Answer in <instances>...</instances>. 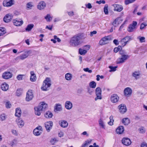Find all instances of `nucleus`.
I'll list each match as a JSON object with an SVG mask.
<instances>
[{
  "label": "nucleus",
  "instance_id": "1",
  "mask_svg": "<svg viewBox=\"0 0 147 147\" xmlns=\"http://www.w3.org/2000/svg\"><path fill=\"white\" fill-rule=\"evenodd\" d=\"M87 37V34L84 33H80L74 35L70 41V45L73 47H77L80 45L82 42V40L85 39Z\"/></svg>",
  "mask_w": 147,
  "mask_h": 147
},
{
  "label": "nucleus",
  "instance_id": "2",
  "mask_svg": "<svg viewBox=\"0 0 147 147\" xmlns=\"http://www.w3.org/2000/svg\"><path fill=\"white\" fill-rule=\"evenodd\" d=\"M47 107V104L45 103L44 102H41L37 107L34 108L35 114L38 116L40 115L41 111L44 110Z\"/></svg>",
  "mask_w": 147,
  "mask_h": 147
},
{
  "label": "nucleus",
  "instance_id": "3",
  "mask_svg": "<svg viewBox=\"0 0 147 147\" xmlns=\"http://www.w3.org/2000/svg\"><path fill=\"white\" fill-rule=\"evenodd\" d=\"M51 81L50 78H47L43 82V86L41 87V89L44 91H47V88L49 87L51 85Z\"/></svg>",
  "mask_w": 147,
  "mask_h": 147
},
{
  "label": "nucleus",
  "instance_id": "4",
  "mask_svg": "<svg viewBox=\"0 0 147 147\" xmlns=\"http://www.w3.org/2000/svg\"><path fill=\"white\" fill-rule=\"evenodd\" d=\"M128 55H124L121 56V57L119 58L116 61L117 64H120L124 63L125 61L129 58Z\"/></svg>",
  "mask_w": 147,
  "mask_h": 147
},
{
  "label": "nucleus",
  "instance_id": "5",
  "mask_svg": "<svg viewBox=\"0 0 147 147\" xmlns=\"http://www.w3.org/2000/svg\"><path fill=\"white\" fill-rule=\"evenodd\" d=\"M101 92V90L100 87H98L96 88L95 90V92L96 96L95 98V101L98 99L100 100L102 99Z\"/></svg>",
  "mask_w": 147,
  "mask_h": 147
},
{
  "label": "nucleus",
  "instance_id": "6",
  "mask_svg": "<svg viewBox=\"0 0 147 147\" xmlns=\"http://www.w3.org/2000/svg\"><path fill=\"white\" fill-rule=\"evenodd\" d=\"M111 40V38L110 36H105L102 38L99 42V44L100 45H102L107 43L106 41L107 40Z\"/></svg>",
  "mask_w": 147,
  "mask_h": 147
},
{
  "label": "nucleus",
  "instance_id": "7",
  "mask_svg": "<svg viewBox=\"0 0 147 147\" xmlns=\"http://www.w3.org/2000/svg\"><path fill=\"white\" fill-rule=\"evenodd\" d=\"M137 24L136 22L133 21L132 23L129 26L127 30V31L129 32H133L134 30L136 28Z\"/></svg>",
  "mask_w": 147,
  "mask_h": 147
},
{
  "label": "nucleus",
  "instance_id": "8",
  "mask_svg": "<svg viewBox=\"0 0 147 147\" xmlns=\"http://www.w3.org/2000/svg\"><path fill=\"white\" fill-rule=\"evenodd\" d=\"M42 131V127L39 126L34 130L33 133L34 135L38 136L41 134Z\"/></svg>",
  "mask_w": 147,
  "mask_h": 147
},
{
  "label": "nucleus",
  "instance_id": "9",
  "mask_svg": "<svg viewBox=\"0 0 147 147\" xmlns=\"http://www.w3.org/2000/svg\"><path fill=\"white\" fill-rule=\"evenodd\" d=\"M30 52V51H28L25 52L26 54H23L20 55V56L17 57L16 58V60H23L28 57V54L29 52Z\"/></svg>",
  "mask_w": 147,
  "mask_h": 147
},
{
  "label": "nucleus",
  "instance_id": "10",
  "mask_svg": "<svg viewBox=\"0 0 147 147\" xmlns=\"http://www.w3.org/2000/svg\"><path fill=\"white\" fill-rule=\"evenodd\" d=\"M14 2V0H6L3 1V5L4 6L10 7L13 5Z\"/></svg>",
  "mask_w": 147,
  "mask_h": 147
},
{
  "label": "nucleus",
  "instance_id": "11",
  "mask_svg": "<svg viewBox=\"0 0 147 147\" xmlns=\"http://www.w3.org/2000/svg\"><path fill=\"white\" fill-rule=\"evenodd\" d=\"M45 125L47 131L49 132L52 128L53 123L52 121H48L45 123Z\"/></svg>",
  "mask_w": 147,
  "mask_h": 147
},
{
  "label": "nucleus",
  "instance_id": "12",
  "mask_svg": "<svg viewBox=\"0 0 147 147\" xmlns=\"http://www.w3.org/2000/svg\"><path fill=\"white\" fill-rule=\"evenodd\" d=\"M33 97V95L32 90H28L26 94V100L29 101L32 100Z\"/></svg>",
  "mask_w": 147,
  "mask_h": 147
},
{
  "label": "nucleus",
  "instance_id": "13",
  "mask_svg": "<svg viewBox=\"0 0 147 147\" xmlns=\"http://www.w3.org/2000/svg\"><path fill=\"white\" fill-rule=\"evenodd\" d=\"M119 98L117 94H113L111 97V100L112 102L116 103L118 102Z\"/></svg>",
  "mask_w": 147,
  "mask_h": 147
},
{
  "label": "nucleus",
  "instance_id": "14",
  "mask_svg": "<svg viewBox=\"0 0 147 147\" xmlns=\"http://www.w3.org/2000/svg\"><path fill=\"white\" fill-rule=\"evenodd\" d=\"M132 90L129 87L126 88L124 90V93L125 96L128 97L132 94Z\"/></svg>",
  "mask_w": 147,
  "mask_h": 147
},
{
  "label": "nucleus",
  "instance_id": "15",
  "mask_svg": "<svg viewBox=\"0 0 147 147\" xmlns=\"http://www.w3.org/2000/svg\"><path fill=\"white\" fill-rule=\"evenodd\" d=\"M122 142L124 145L126 146H128L131 144V142L129 138H124L122 139Z\"/></svg>",
  "mask_w": 147,
  "mask_h": 147
},
{
  "label": "nucleus",
  "instance_id": "16",
  "mask_svg": "<svg viewBox=\"0 0 147 147\" xmlns=\"http://www.w3.org/2000/svg\"><path fill=\"white\" fill-rule=\"evenodd\" d=\"M120 112L122 114H124L127 111L126 107L125 105L123 104H121L119 106Z\"/></svg>",
  "mask_w": 147,
  "mask_h": 147
},
{
  "label": "nucleus",
  "instance_id": "17",
  "mask_svg": "<svg viewBox=\"0 0 147 147\" xmlns=\"http://www.w3.org/2000/svg\"><path fill=\"white\" fill-rule=\"evenodd\" d=\"M12 76V74L10 72H5L3 74L2 77L4 79H7L11 78Z\"/></svg>",
  "mask_w": 147,
  "mask_h": 147
},
{
  "label": "nucleus",
  "instance_id": "18",
  "mask_svg": "<svg viewBox=\"0 0 147 147\" xmlns=\"http://www.w3.org/2000/svg\"><path fill=\"white\" fill-rule=\"evenodd\" d=\"M13 16L10 15L9 14H7L4 18L3 20L5 22H9L12 19Z\"/></svg>",
  "mask_w": 147,
  "mask_h": 147
},
{
  "label": "nucleus",
  "instance_id": "19",
  "mask_svg": "<svg viewBox=\"0 0 147 147\" xmlns=\"http://www.w3.org/2000/svg\"><path fill=\"white\" fill-rule=\"evenodd\" d=\"M59 124L63 128L66 127L68 125V123L67 122L63 120H62L59 121Z\"/></svg>",
  "mask_w": 147,
  "mask_h": 147
},
{
  "label": "nucleus",
  "instance_id": "20",
  "mask_svg": "<svg viewBox=\"0 0 147 147\" xmlns=\"http://www.w3.org/2000/svg\"><path fill=\"white\" fill-rule=\"evenodd\" d=\"M46 6V4L44 1L40 2L37 5V8L39 10L43 9Z\"/></svg>",
  "mask_w": 147,
  "mask_h": 147
},
{
  "label": "nucleus",
  "instance_id": "21",
  "mask_svg": "<svg viewBox=\"0 0 147 147\" xmlns=\"http://www.w3.org/2000/svg\"><path fill=\"white\" fill-rule=\"evenodd\" d=\"M140 72L139 71H135L132 74V76L134 77L136 80H138L140 78Z\"/></svg>",
  "mask_w": 147,
  "mask_h": 147
},
{
  "label": "nucleus",
  "instance_id": "22",
  "mask_svg": "<svg viewBox=\"0 0 147 147\" xmlns=\"http://www.w3.org/2000/svg\"><path fill=\"white\" fill-rule=\"evenodd\" d=\"M65 107L67 109H70L72 107V104L70 101H67L65 103Z\"/></svg>",
  "mask_w": 147,
  "mask_h": 147
},
{
  "label": "nucleus",
  "instance_id": "23",
  "mask_svg": "<svg viewBox=\"0 0 147 147\" xmlns=\"http://www.w3.org/2000/svg\"><path fill=\"white\" fill-rule=\"evenodd\" d=\"M124 130V128L122 126H119L116 129V132L118 134H121Z\"/></svg>",
  "mask_w": 147,
  "mask_h": 147
},
{
  "label": "nucleus",
  "instance_id": "24",
  "mask_svg": "<svg viewBox=\"0 0 147 147\" xmlns=\"http://www.w3.org/2000/svg\"><path fill=\"white\" fill-rule=\"evenodd\" d=\"M115 7L114 10L120 12L123 9V7L120 5L115 4L114 5Z\"/></svg>",
  "mask_w": 147,
  "mask_h": 147
},
{
  "label": "nucleus",
  "instance_id": "25",
  "mask_svg": "<svg viewBox=\"0 0 147 147\" xmlns=\"http://www.w3.org/2000/svg\"><path fill=\"white\" fill-rule=\"evenodd\" d=\"M30 74H31L30 78V81L32 82H34L36 81V78L34 71H31L30 72Z\"/></svg>",
  "mask_w": 147,
  "mask_h": 147
},
{
  "label": "nucleus",
  "instance_id": "26",
  "mask_svg": "<svg viewBox=\"0 0 147 147\" xmlns=\"http://www.w3.org/2000/svg\"><path fill=\"white\" fill-rule=\"evenodd\" d=\"M21 110L20 108H16V109L15 116L20 117L21 115Z\"/></svg>",
  "mask_w": 147,
  "mask_h": 147
},
{
  "label": "nucleus",
  "instance_id": "27",
  "mask_svg": "<svg viewBox=\"0 0 147 147\" xmlns=\"http://www.w3.org/2000/svg\"><path fill=\"white\" fill-rule=\"evenodd\" d=\"M13 23L15 26H18L21 25L23 24V22L22 20L19 21L17 20H13Z\"/></svg>",
  "mask_w": 147,
  "mask_h": 147
},
{
  "label": "nucleus",
  "instance_id": "28",
  "mask_svg": "<svg viewBox=\"0 0 147 147\" xmlns=\"http://www.w3.org/2000/svg\"><path fill=\"white\" fill-rule=\"evenodd\" d=\"M62 109L61 105L59 104H56L55 107L54 111L56 112L57 111H60Z\"/></svg>",
  "mask_w": 147,
  "mask_h": 147
},
{
  "label": "nucleus",
  "instance_id": "29",
  "mask_svg": "<svg viewBox=\"0 0 147 147\" xmlns=\"http://www.w3.org/2000/svg\"><path fill=\"white\" fill-rule=\"evenodd\" d=\"M9 88V85L6 83H3L1 85V89L4 91L8 90Z\"/></svg>",
  "mask_w": 147,
  "mask_h": 147
},
{
  "label": "nucleus",
  "instance_id": "30",
  "mask_svg": "<svg viewBox=\"0 0 147 147\" xmlns=\"http://www.w3.org/2000/svg\"><path fill=\"white\" fill-rule=\"evenodd\" d=\"M92 140L91 139H89L87 140L82 146V147H85L88 146L91 143Z\"/></svg>",
  "mask_w": 147,
  "mask_h": 147
},
{
  "label": "nucleus",
  "instance_id": "31",
  "mask_svg": "<svg viewBox=\"0 0 147 147\" xmlns=\"http://www.w3.org/2000/svg\"><path fill=\"white\" fill-rule=\"evenodd\" d=\"M122 123L125 125H128L130 123V120L128 118H123L122 120Z\"/></svg>",
  "mask_w": 147,
  "mask_h": 147
},
{
  "label": "nucleus",
  "instance_id": "32",
  "mask_svg": "<svg viewBox=\"0 0 147 147\" xmlns=\"http://www.w3.org/2000/svg\"><path fill=\"white\" fill-rule=\"evenodd\" d=\"M44 115L46 118H51L53 116V114L51 111H48L45 113Z\"/></svg>",
  "mask_w": 147,
  "mask_h": 147
},
{
  "label": "nucleus",
  "instance_id": "33",
  "mask_svg": "<svg viewBox=\"0 0 147 147\" xmlns=\"http://www.w3.org/2000/svg\"><path fill=\"white\" fill-rule=\"evenodd\" d=\"M96 83L94 81H92L90 82L89 84V86L90 88H94L96 86Z\"/></svg>",
  "mask_w": 147,
  "mask_h": 147
},
{
  "label": "nucleus",
  "instance_id": "34",
  "mask_svg": "<svg viewBox=\"0 0 147 147\" xmlns=\"http://www.w3.org/2000/svg\"><path fill=\"white\" fill-rule=\"evenodd\" d=\"M65 78L67 80H70L72 78V75L69 73H67L65 74Z\"/></svg>",
  "mask_w": 147,
  "mask_h": 147
},
{
  "label": "nucleus",
  "instance_id": "35",
  "mask_svg": "<svg viewBox=\"0 0 147 147\" xmlns=\"http://www.w3.org/2000/svg\"><path fill=\"white\" fill-rule=\"evenodd\" d=\"M34 25L33 24H28L26 28V31H29L33 28Z\"/></svg>",
  "mask_w": 147,
  "mask_h": 147
},
{
  "label": "nucleus",
  "instance_id": "36",
  "mask_svg": "<svg viewBox=\"0 0 147 147\" xmlns=\"http://www.w3.org/2000/svg\"><path fill=\"white\" fill-rule=\"evenodd\" d=\"M6 33L5 29L3 27L0 28V36L3 35Z\"/></svg>",
  "mask_w": 147,
  "mask_h": 147
},
{
  "label": "nucleus",
  "instance_id": "37",
  "mask_svg": "<svg viewBox=\"0 0 147 147\" xmlns=\"http://www.w3.org/2000/svg\"><path fill=\"white\" fill-rule=\"evenodd\" d=\"M79 53L81 55H84L87 52V51L80 48L79 49Z\"/></svg>",
  "mask_w": 147,
  "mask_h": 147
},
{
  "label": "nucleus",
  "instance_id": "38",
  "mask_svg": "<svg viewBox=\"0 0 147 147\" xmlns=\"http://www.w3.org/2000/svg\"><path fill=\"white\" fill-rule=\"evenodd\" d=\"M22 92V89L21 88L18 89L16 91V94L17 96H20Z\"/></svg>",
  "mask_w": 147,
  "mask_h": 147
},
{
  "label": "nucleus",
  "instance_id": "39",
  "mask_svg": "<svg viewBox=\"0 0 147 147\" xmlns=\"http://www.w3.org/2000/svg\"><path fill=\"white\" fill-rule=\"evenodd\" d=\"M117 66H115L113 67V66H109V68L110 69L109 71L111 72L112 71H114L116 70V68H117Z\"/></svg>",
  "mask_w": 147,
  "mask_h": 147
},
{
  "label": "nucleus",
  "instance_id": "40",
  "mask_svg": "<svg viewBox=\"0 0 147 147\" xmlns=\"http://www.w3.org/2000/svg\"><path fill=\"white\" fill-rule=\"evenodd\" d=\"M17 124L18 125H20L21 126H23L24 124V122L22 120L19 119H18V121Z\"/></svg>",
  "mask_w": 147,
  "mask_h": 147
},
{
  "label": "nucleus",
  "instance_id": "41",
  "mask_svg": "<svg viewBox=\"0 0 147 147\" xmlns=\"http://www.w3.org/2000/svg\"><path fill=\"white\" fill-rule=\"evenodd\" d=\"M113 116L112 115L111 116L109 117L110 121L108 123L110 125H113L114 120L113 119Z\"/></svg>",
  "mask_w": 147,
  "mask_h": 147
},
{
  "label": "nucleus",
  "instance_id": "42",
  "mask_svg": "<svg viewBox=\"0 0 147 147\" xmlns=\"http://www.w3.org/2000/svg\"><path fill=\"white\" fill-rule=\"evenodd\" d=\"M32 3L30 2L26 4V7L27 8V9H31L33 5L32 4Z\"/></svg>",
  "mask_w": 147,
  "mask_h": 147
},
{
  "label": "nucleus",
  "instance_id": "43",
  "mask_svg": "<svg viewBox=\"0 0 147 147\" xmlns=\"http://www.w3.org/2000/svg\"><path fill=\"white\" fill-rule=\"evenodd\" d=\"M131 39V38L130 36H126L123 38V41H126V44H127V42L130 40Z\"/></svg>",
  "mask_w": 147,
  "mask_h": 147
},
{
  "label": "nucleus",
  "instance_id": "44",
  "mask_svg": "<svg viewBox=\"0 0 147 147\" xmlns=\"http://www.w3.org/2000/svg\"><path fill=\"white\" fill-rule=\"evenodd\" d=\"M137 39L139 40L140 42L141 43L144 42L145 41V38L144 37H140V36H139L138 37Z\"/></svg>",
  "mask_w": 147,
  "mask_h": 147
},
{
  "label": "nucleus",
  "instance_id": "45",
  "mask_svg": "<svg viewBox=\"0 0 147 147\" xmlns=\"http://www.w3.org/2000/svg\"><path fill=\"white\" fill-rule=\"evenodd\" d=\"M45 18L47 22H50L52 19V18L50 16L49 14H47Z\"/></svg>",
  "mask_w": 147,
  "mask_h": 147
},
{
  "label": "nucleus",
  "instance_id": "46",
  "mask_svg": "<svg viewBox=\"0 0 147 147\" xmlns=\"http://www.w3.org/2000/svg\"><path fill=\"white\" fill-rule=\"evenodd\" d=\"M108 5L106 4L105 5L104 7V12L105 14H107L108 13Z\"/></svg>",
  "mask_w": 147,
  "mask_h": 147
},
{
  "label": "nucleus",
  "instance_id": "47",
  "mask_svg": "<svg viewBox=\"0 0 147 147\" xmlns=\"http://www.w3.org/2000/svg\"><path fill=\"white\" fill-rule=\"evenodd\" d=\"M136 0H125V5H127L129 3H133Z\"/></svg>",
  "mask_w": 147,
  "mask_h": 147
},
{
  "label": "nucleus",
  "instance_id": "48",
  "mask_svg": "<svg viewBox=\"0 0 147 147\" xmlns=\"http://www.w3.org/2000/svg\"><path fill=\"white\" fill-rule=\"evenodd\" d=\"M99 124L100 126H101L102 128H105V125L104 124L103 122L101 119H100L98 121Z\"/></svg>",
  "mask_w": 147,
  "mask_h": 147
},
{
  "label": "nucleus",
  "instance_id": "49",
  "mask_svg": "<svg viewBox=\"0 0 147 147\" xmlns=\"http://www.w3.org/2000/svg\"><path fill=\"white\" fill-rule=\"evenodd\" d=\"M119 18H117L113 22L112 25L115 27H116L117 26V22L119 20Z\"/></svg>",
  "mask_w": 147,
  "mask_h": 147
},
{
  "label": "nucleus",
  "instance_id": "50",
  "mask_svg": "<svg viewBox=\"0 0 147 147\" xmlns=\"http://www.w3.org/2000/svg\"><path fill=\"white\" fill-rule=\"evenodd\" d=\"M6 116L4 114H1L0 115V119L1 121H3L5 120Z\"/></svg>",
  "mask_w": 147,
  "mask_h": 147
},
{
  "label": "nucleus",
  "instance_id": "51",
  "mask_svg": "<svg viewBox=\"0 0 147 147\" xmlns=\"http://www.w3.org/2000/svg\"><path fill=\"white\" fill-rule=\"evenodd\" d=\"M11 106V104L9 102H6L5 103V107L7 108H10Z\"/></svg>",
  "mask_w": 147,
  "mask_h": 147
},
{
  "label": "nucleus",
  "instance_id": "52",
  "mask_svg": "<svg viewBox=\"0 0 147 147\" xmlns=\"http://www.w3.org/2000/svg\"><path fill=\"white\" fill-rule=\"evenodd\" d=\"M24 76V75H18L17 76V78L18 80H22L23 76Z\"/></svg>",
  "mask_w": 147,
  "mask_h": 147
},
{
  "label": "nucleus",
  "instance_id": "53",
  "mask_svg": "<svg viewBox=\"0 0 147 147\" xmlns=\"http://www.w3.org/2000/svg\"><path fill=\"white\" fill-rule=\"evenodd\" d=\"M123 39L121 40L120 41L121 44L122 45L123 47H124L126 45V41H125L123 40Z\"/></svg>",
  "mask_w": 147,
  "mask_h": 147
},
{
  "label": "nucleus",
  "instance_id": "54",
  "mask_svg": "<svg viewBox=\"0 0 147 147\" xmlns=\"http://www.w3.org/2000/svg\"><path fill=\"white\" fill-rule=\"evenodd\" d=\"M88 92L90 95L92 94V93L93 92V90L90 88H87Z\"/></svg>",
  "mask_w": 147,
  "mask_h": 147
},
{
  "label": "nucleus",
  "instance_id": "55",
  "mask_svg": "<svg viewBox=\"0 0 147 147\" xmlns=\"http://www.w3.org/2000/svg\"><path fill=\"white\" fill-rule=\"evenodd\" d=\"M119 53L120 55H126V53L123 50H121L119 51Z\"/></svg>",
  "mask_w": 147,
  "mask_h": 147
},
{
  "label": "nucleus",
  "instance_id": "56",
  "mask_svg": "<svg viewBox=\"0 0 147 147\" xmlns=\"http://www.w3.org/2000/svg\"><path fill=\"white\" fill-rule=\"evenodd\" d=\"M84 70L85 71L88 72H89L90 73H91L92 72V71L91 70H89V68H84Z\"/></svg>",
  "mask_w": 147,
  "mask_h": 147
},
{
  "label": "nucleus",
  "instance_id": "57",
  "mask_svg": "<svg viewBox=\"0 0 147 147\" xmlns=\"http://www.w3.org/2000/svg\"><path fill=\"white\" fill-rule=\"evenodd\" d=\"M113 43L116 45H118L119 44V42L118 40L116 39H115L113 41Z\"/></svg>",
  "mask_w": 147,
  "mask_h": 147
},
{
  "label": "nucleus",
  "instance_id": "58",
  "mask_svg": "<svg viewBox=\"0 0 147 147\" xmlns=\"http://www.w3.org/2000/svg\"><path fill=\"white\" fill-rule=\"evenodd\" d=\"M54 39L57 40V41L58 42H59L61 41V40L59 38L57 37L56 36H54Z\"/></svg>",
  "mask_w": 147,
  "mask_h": 147
},
{
  "label": "nucleus",
  "instance_id": "59",
  "mask_svg": "<svg viewBox=\"0 0 147 147\" xmlns=\"http://www.w3.org/2000/svg\"><path fill=\"white\" fill-rule=\"evenodd\" d=\"M68 15L69 16H72L74 15V12L73 11L67 12Z\"/></svg>",
  "mask_w": 147,
  "mask_h": 147
},
{
  "label": "nucleus",
  "instance_id": "60",
  "mask_svg": "<svg viewBox=\"0 0 147 147\" xmlns=\"http://www.w3.org/2000/svg\"><path fill=\"white\" fill-rule=\"evenodd\" d=\"M86 6L88 9H90L92 7L91 4L90 3H88L87 5H86Z\"/></svg>",
  "mask_w": 147,
  "mask_h": 147
},
{
  "label": "nucleus",
  "instance_id": "61",
  "mask_svg": "<svg viewBox=\"0 0 147 147\" xmlns=\"http://www.w3.org/2000/svg\"><path fill=\"white\" fill-rule=\"evenodd\" d=\"M146 26V25H145L143 23H142L140 25V29L141 30L143 29L144 28V27Z\"/></svg>",
  "mask_w": 147,
  "mask_h": 147
},
{
  "label": "nucleus",
  "instance_id": "62",
  "mask_svg": "<svg viewBox=\"0 0 147 147\" xmlns=\"http://www.w3.org/2000/svg\"><path fill=\"white\" fill-rule=\"evenodd\" d=\"M52 26H47L46 27V29H48L49 30H51L52 29Z\"/></svg>",
  "mask_w": 147,
  "mask_h": 147
},
{
  "label": "nucleus",
  "instance_id": "63",
  "mask_svg": "<svg viewBox=\"0 0 147 147\" xmlns=\"http://www.w3.org/2000/svg\"><path fill=\"white\" fill-rule=\"evenodd\" d=\"M96 31H93L92 32H90V36H92L93 34H96Z\"/></svg>",
  "mask_w": 147,
  "mask_h": 147
},
{
  "label": "nucleus",
  "instance_id": "64",
  "mask_svg": "<svg viewBox=\"0 0 147 147\" xmlns=\"http://www.w3.org/2000/svg\"><path fill=\"white\" fill-rule=\"evenodd\" d=\"M144 146H146L147 147V144L146 142H143L141 145V147H144Z\"/></svg>",
  "mask_w": 147,
  "mask_h": 147
}]
</instances>
